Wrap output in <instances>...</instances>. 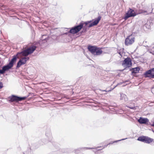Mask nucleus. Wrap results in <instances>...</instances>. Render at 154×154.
I'll return each mask as SVG.
<instances>
[{
  "mask_svg": "<svg viewBox=\"0 0 154 154\" xmlns=\"http://www.w3.org/2000/svg\"><path fill=\"white\" fill-rule=\"evenodd\" d=\"M101 19V17L99 16L92 22L91 21L82 22L79 25L72 27L69 32L72 34H75L79 32L83 28L86 29L87 27L90 28L96 26L98 24Z\"/></svg>",
  "mask_w": 154,
  "mask_h": 154,
  "instance_id": "f257e3e1",
  "label": "nucleus"
},
{
  "mask_svg": "<svg viewBox=\"0 0 154 154\" xmlns=\"http://www.w3.org/2000/svg\"><path fill=\"white\" fill-rule=\"evenodd\" d=\"M101 147V146H98L95 148H91L88 147H80L79 148L75 150V154H83L80 151H83L88 149H92L93 151L94 152L95 154H98L99 153L100 150H101V149H99V148Z\"/></svg>",
  "mask_w": 154,
  "mask_h": 154,
  "instance_id": "f03ea898",
  "label": "nucleus"
},
{
  "mask_svg": "<svg viewBox=\"0 0 154 154\" xmlns=\"http://www.w3.org/2000/svg\"><path fill=\"white\" fill-rule=\"evenodd\" d=\"M88 49L89 51L94 55H100L103 52L101 48H98L95 46L89 45L88 47Z\"/></svg>",
  "mask_w": 154,
  "mask_h": 154,
  "instance_id": "7ed1b4c3",
  "label": "nucleus"
},
{
  "mask_svg": "<svg viewBox=\"0 0 154 154\" xmlns=\"http://www.w3.org/2000/svg\"><path fill=\"white\" fill-rule=\"evenodd\" d=\"M17 57L16 56H14L11 60L9 62L8 64L5 65L2 67V71L3 74H4L6 71L8 70L11 69L13 66L14 63L17 60Z\"/></svg>",
  "mask_w": 154,
  "mask_h": 154,
  "instance_id": "20e7f679",
  "label": "nucleus"
},
{
  "mask_svg": "<svg viewBox=\"0 0 154 154\" xmlns=\"http://www.w3.org/2000/svg\"><path fill=\"white\" fill-rule=\"evenodd\" d=\"M27 98L26 97H20L12 95L8 97V101L10 102H18L25 100Z\"/></svg>",
  "mask_w": 154,
  "mask_h": 154,
  "instance_id": "39448f33",
  "label": "nucleus"
},
{
  "mask_svg": "<svg viewBox=\"0 0 154 154\" xmlns=\"http://www.w3.org/2000/svg\"><path fill=\"white\" fill-rule=\"evenodd\" d=\"M137 14L135 12L134 10L130 8H129V10L125 14L124 18L125 20H126L128 18L131 17H134Z\"/></svg>",
  "mask_w": 154,
  "mask_h": 154,
  "instance_id": "423d86ee",
  "label": "nucleus"
},
{
  "mask_svg": "<svg viewBox=\"0 0 154 154\" xmlns=\"http://www.w3.org/2000/svg\"><path fill=\"white\" fill-rule=\"evenodd\" d=\"M45 136L46 140H42V141L44 143H47L48 142H51L53 140V137L51 133L50 130H47L45 133Z\"/></svg>",
  "mask_w": 154,
  "mask_h": 154,
  "instance_id": "0eeeda50",
  "label": "nucleus"
},
{
  "mask_svg": "<svg viewBox=\"0 0 154 154\" xmlns=\"http://www.w3.org/2000/svg\"><path fill=\"white\" fill-rule=\"evenodd\" d=\"M144 77L150 79L154 78V68L151 69L146 71L144 74Z\"/></svg>",
  "mask_w": 154,
  "mask_h": 154,
  "instance_id": "6e6552de",
  "label": "nucleus"
},
{
  "mask_svg": "<svg viewBox=\"0 0 154 154\" xmlns=\"http://www.w3.org/2000/svg\"><path fill=\"white\" fill-rule=\"evenodd\" d=\"M38 47V45H37V44L35 42H34L29 45L26 49L30 54L33 53Z\"/></svg>",
  "mask_w": 154,
  "mask_h": 154,
  "instance_id": "1a4fd4ad",
  "label": "nucleus"
},
{
  "mask_svg": "<svg viewBox=\"0 0 154 154\" xmlns=\"http://www.w3.org/2000/svg\"><path fill=\"white\" fill-rule=\"evenodd\" d=\"M29 59L28 57H24L21 58L17 63V68H19L22 65L25 64L27 61Z\"/></svg>",
  "mask_w": 154,
  "mask_h": 154,
  "instance_id": "9d476101",
  "label": "nucleus"
},
{
  "mask_svg": "<svg viewBox=\"0 0 154 154\" xmlns=\"http://www.w3.org/2000/svg\"><path fill=\"white\" fill-rule=\"evenodd\" d=\"M72 152V149L70 148H60L59 150L54 152L53 154H60L62 153H70Z\"/></svg>",
  "mask_w": 154,
  "mask_h": 154,
  "instance_id": "9b49d317",
  "label": "nucleus"
},
{
  "mask_svg": "<svg viewBox=\"0 0 154 154\" xmlns=\"http://www.w3.org/2000/svg\"><path fill=\"white\" fill-rule=\"evenodd\" d=\"M131 59L129 57L125 58L123 61L122 65L123 66L129 67L131 66Z\"/></svg>",
  "mask_w": 154,
  "mask_h": 154,
  "instance_id": "f8f14e48",
  "label": "nucleus"
},
{
  "mask_svg": "<svg viewBox=\"0 0 154 154\" xmlns=\"http://www.w3.org/2000/svg\"><path fill=\"white\" fill-rule=\"evenodd\" d=\"M47 39H40L38 42H35L37 45L38 47L41 46L42 47H43L47 45Z\"/></svg>",
  "mask_w": 154,
  "mask_h": 154,
  "instance_id": "ddd939ff",
  "label": "nucleus"
},
{
  "mask_svg": "<svg viewBox=\"0 0 154 154\" xmlns=\"http://www.w3.org/2000/svg\"><path fill=\"white\" fill-rule=\"evenodd\" d=\"M29 54H30L28 51H27L26 49L20 52H18L17 54V55H20L21 56H24L25 57H27V56Z\"/></svg>",
  "mask_w": 154,
  "mask_h": 154,
  "instance_id": "4468645a",
  "label": "nucleus"
},
{
  "mask_svg": "<svg viewBox=\"0 0 154 154\" xmlns=\"http://www.w3.org/2000/svg\"><path fill=\"white\" fill-rule=\"evenodd\" d=\"M148 121L149 119H148L141 117H140L138 120V122L141 124H146Z\"/></svg>",
  "mask_w": 154,
  "mask_h": 154,
  "instance_id": "2eb2a0df",
  "label": "nucleus"
},
{
  "mask_svg": "<svg viewBox=\"0 0 154 154\" xmlns=\"http://www.w3.org/2000/svg\"><path fill=\"white\" fill-rule=\"evenodd\" d=\"M134 42V39H125V45L128 46L131 45Z\"/></svg>",
  "mask_w": 154,
  "mask_h": 154,
  "instance_id": "dca6fc26",
  "label": "nucleus"
},
{
  "mask_svg": "<svg viewBox=\"0 0 154 154\" xmlns=\"http://www.w3.org/2000/svg\"><path fill=\"white\" fill-rule=\"evenodd\" d=\"M140 70V68L138 67L133 68L132 69V73L134 74L137 73L139 72Z\"/></svg>",
  "mask_w": 154,
  "mask_h": 154,
  "instance_id": "f3484780",
  "label": "nucleus"
},
{
  "mask_svg": "<svg viewBox=\"0 0 154 154\" xmlns=\"http://www.w3.org/2000/svg\"><path fill=\"white\" fill-rule=\"evenodd\" d=\"M153 139L146 136L145 143H150L153 141Z\"/></svg>",
  "mask_w": 154,
  "mask_h": 154,
  "instance_id": "a211bd4d",
  "label": "nucleus"
},
{
  "mask_svg": "<svg viewBox=\"0 0 154 154\" xmlns=\"http://www.w3.org/2000/svg\"><path fill=\"white\" fill-rule=\"evenodd\" d=\"M120 100H124L125 101H126L127 100V96L124 94H121Z\"/></svg>",
  "mask_w": 154,
  "mask_h": 154,
  "instance_id": "6ab92c4d",
  "label": "nucleus"
},
{
  "mask_svg": "<svg viewBox=\"0 0 154 154\" xmlns=\"http://www.w3.org/2000/svg\"><path fill=\"white\" fill-rule=\"evenodd\" d=\"M127 139V138H125L122 139H121V140H116V141H113L112 142H110L109 144H112L113 143H115L117 142H119V141H121V140H125V139ZM108 145V144H107L106 145H104V146H103V149L104 148L106 147Z\"/></svg>",
  "mask_w": 154,
  "mask_h": 154,
  "instance_id": "aec40b11",
  "label": "nucleus"
},
{
  "mask_svg": "<svg viewBox=\"0 0 154 154\" xmlns=\"http://www.w3.org/2000/svg\"><path fill=\"white\" fill-rule=\"evenodd\" d=\"M146 138V136H140L138 138L137 140L145 143Z\"/></svg>",
  "mask_w": 154,
  "mask_h": 154,
  "instance_id": "412c9836",
  "label": "nucleus"
},
{
  "mask_svg": "<svg viewBox=\"0 0 154 154\" xmlns=\"http://www.w3.org/2000/svg\"><path fill=\"white\" fill-rule=\"evenodd\" d=\"M124 50V48H122V49H120V50H119L118 51V53L119 55L122 57V53L123 52V50Z\"/></svg>",
  "mask_w": 154,
  "mask_h": 154,
  "instance_id": "4be33fe9",
  "label": "nucleus"
},
{
  "mask_svg": "<svg viewBox=\"0 0 154 154\" xmlns=\"http://www.w3.org/2000/svg\"><path fill=\"white\" fill-rule=\"evenodd\" d=\"M117 86V85H116V86H115L113 88H110V89H109L108 88H106V90H104L103 91H105L106 92H109V91H111V90H113L115 88H116V87Z\"/></svg>",
  "mask_w": 154,
  "mask_h": 154,
  "instance_id": "5701e85b",
  "label": "nucleus"
},
{
  "mask_svg": "<svg viewBox=\"0 0 154 154\" xmlns=\"http://www.w3.org/2000/svg\"><path fill=\"white\" fill-rule=\"evenodd\" d=\"M30 149H29L28 151L25 152L23 153L24 154H30Z\"/></svg>",
  "mask_w": 154,
  "mask_h": 154,
  "instance_id": "b1692460",
  "label": "nucleus"
},
{
  "mask_svg": "<svg viewBox=\"0 0 154 154\" xmlns=\"http://www.w3.org/2000/svg\"><path fill=\"white\" fill-rule=\"evenodd\" d=\"M128 107L129 108H130L131 109H135V106H128Z\"/></svg>",
  "mask_w": 154,
  "mask_h": 154,
  "instance_id": "393cba45",
  "label": "nucleus"
},
{
  "mask_svg": "<svg viewBox=\"0 0 154 154\" xmlns=\"http://www.w3.org/2000/svg\"><path fill=\"white\" fill-rule=\"evenodd\" d=\"M3 87V83L0 82V88H2Z\"/></svg>",
  "mask_w": 154,
  "mask_h": 154,
  "instance_id": "a878e982",
  "label": "nucleus"
},
{
  "mask_svg": "<svg viewBox=\"0 0 154 154\" xmlns=\"http://www.w3.org/2000/svg\"><path fill=\"white\" fill-rule=\"evenodd\" d=\"M0 74H3V73H2V70L0 69Z\"/></svg>",
  "mask_w": 154,
  "mask_h": 154,
  "instance_id": "bb28decb",
  "label": "nucleus"
},
{
  "mask_svg": "<svg viewBox=\"0 0 154 154\" xmlns=\"http://www.w3.org/2000/svg\"><path fill=\"white\" fill-rule=\"evenodd\" d=\"M151 126L154 127V122H153L152 124L151 125Z\"/></svg>",
  "mask_w": 154,
  "mask_h": 154,
  "instance_id": "cd10ccee",
  "label": "nucleus"
},
{
  "mask_svg": "<svg viewBox=\"0 0 154 154\" xmlns=\"http://www.w3.org/2000/svg\"><path fill=\"white\" fill-rule=\"evenodd\" d=\"M143 12H146V11H144L143 12H142V13H143Z\"/></svg>",
  "mask_w": 154,
  "mask_h": 154,
  "instance_id": "c85d7f7f",
  "label": "nucleus"
},
{
  "mask_svg": "<svg viewBox=\"0 0 154 154\" xmlns=\"http://www.w3.org/2000/svg\"><path fill=\"white\" fill-rule=\"evenodd\" d=\"M152 131H153V132L154 133V130H152Z\"/></svg>",
  "mask_w": 154,
  "mask_h": 154,
  "instance_id": "c756f323",
  "label": "nucleus"
}]
</instances>
